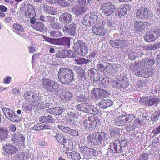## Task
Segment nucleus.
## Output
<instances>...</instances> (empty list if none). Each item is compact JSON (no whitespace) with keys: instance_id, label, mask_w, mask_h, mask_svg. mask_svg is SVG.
I'll return each mask as SVG.
<instances>
[{"instance_id":"nucleus-1","label":"nucleus","mask_w":160,"mask_h":160,"mask_svg":"<svg viewBox=\"0 0 160 160\" xmlns=\"http://www.w3.org/2000/svg\"><path fill=\"white\" fill-rule=\"evenodd\" d=\"M58 76L59 81L64 85H71L74 81L73 72L69 68H60Z\"/></svg>"},{"instance_id":"nucleus-2","label":"nucleus","mask_w":160,"mask_h":160,"mask_svg":"<svg viewBox=\"0 0 160 160\" xmlns=\"http://www.w3.org/2000/svg\"><path fill=\"white\" fill-rule=\"evenodd\" d=\"M160 36V27H156L150 30L144 36L145 41L151 42L155 41Z\"/></svg>"},{"instance_id":"nucleus-3","label":"nucleus","mask_w":160,"mask_h":160,"mask_svg":"<svg viewBox=\"0 0 160 160\" xmlns=\"http://www.w3.org/2000/svg\"><path fill=\"white\" fill-rule=\"evenodd\" d=\"M135 118L134 115L132 114L117 116L115 118L114 122L118 126H124L127 123L132 122Z\"/></svg>"},{"instance_id":"nucleus-4","label":"nucleus","mask_w":160,"mask_h":160,"mask_svg":"<svg viewBox=\"0 0 160 160\" xmlns=\"http://www.w3.org/2000/svg\"><path fill=\"white\" fill-rule=\"evenodd\" d=\"M98 19L97 13L94 11L91 12L83 17V24L86 27H90L94 24Z\"/></svg>"},{"instance_id":"nucleus-5","label":"nucleus","mask_w":160,"mask_h":160,"mask_svg":"<svg viewBox=\"0 0 160 160\" xmlns=\"http://www.w3.org/2000/svg\"><path fill=\"white\" fill-rule=\"evenodd\" d=\"M100 8L102 10L103 14L106 16L111 15L116 10L115 5L110 2L103 3L101 6Z\"/></svg>"},{"instance_id":"nucleus-6","label":"nucleus","mask_w":160,"mask_h":160,"mask_svg":"<svg viewBox=\"0 0 160 160\" xmlns=\"http://www.w3.org/2000/svg\"><path fill=\"white\" fill-rule=\"evenodd\" d=\"M11 140L13 144L18 146L24 145L25 138L23 135L19 132L12 134Z\"/></svg>"},{"instance_id":"nucleus-7","label":"nucleus","mask_w":160,"mask_h":160,"mask_svg":"<svg viewBox=\"0 0 160 160\" xmlns=\"http://www.w3.org/2000/svg\"><path fill=\"white\" fill-rule=\"evenodd\" d=\"M75 52L80 55L85 56L88 53L87 47L85 44L80 40H78L74 44Z\"/></svg>"},{"instance_id":"nucleus-8","label":"nucleus","mask_w":160,"mask_h":160,"mask_svg":"<svg viewBox=\"0 0 160 160\" xmlns=\"http://www.w3.org/2000/svg\"><path fill=\"white\" fill-rule=\"evenodd\" d=\"M56 82L53 80L48 78H44L42 79V86L45 90L49 92H52L54 89V86Z\"/></svg>"},{"instance_id":"nucleus-9","label":"nucleus","mask_w":160,"mask_h":160,"mask_svg":"<svg viewBox=\"0 0 160 160\" xmlns=\"http://www.w3.org/2000/svg\"><path fill=\"white\" fill-rule=\"evenodd\" d=\"M106 92L103 89L98 88H94L91 91V96L93 99L98 100L105 97Z\"/></svg>"},{"instance_id":"nucleus-10","label":"nucleus","mask_w":160,"mask_h":160,"mask_svg":"<svg viewBox=\"0 0 160 160\" xmlns=\"http://www.w3.org/2000/svg\"><path fill=\"white\" fill-rule=\"evenodd\" d=\"M92 29L94 33L101 37L105 36L108 31L107 29L102 26L95 25Z\"/></svg>"},{"instance_id":"nucleus-11","label":"nucleus","mask_w":160,"mask_h":160,"mask_svg":"<svg viewBox=\"0 0 160 160\" xmlns=\"http://www.w3.org/2000/svg\"><path fill=\"white\" fill-rule=\"evenodd\" d=\"M126 76L120 75V78L117 80L116 84L117 86L121 88L125 89L129 86L128 80Z\"/></svg>"},{"instance_id":"nucleus-12","label":"nucleus","mask_w":160,"mask_h":160,"mask_svg":"<svg viewBox=\"0 0 160 160\" xmlns=\"http://www.w3.org/2000/svg\"><path fill=\"white\" fill-rule=\"evenodd\" d=\"M127 41L125 40H120L116 39L114 40H110L109 43L113 47L118 48H122L126 46Z\"/></svg>"},{"instance_id":"nucleus-13","label":"nucleus","mask_w":160,"mask_h":160,"mask_svg":"<svg viewBox=\"0 0 160 160\" xmlns=\"http://www.w3.org/2000/svg\"><path fill=\"white\" fill-rule=\"evenodd\" d=\"M76 29L75 25L72 24L64 26L63 31L65 33H67L70 35L74 36L76 33Z\"/></svg>"},{"instance_id":"nucleus-14","label":"nucleus","mask_w":160,"mask_h":160,"mask_svg":"<svg viewBox=\"0 0 160 160\" xmlns=\"http://www.w3.org/2000/svg\"><path fill=\"white\" fill-rule=\"evenodd\" d=\"M119 141L117 139H115L110 143V148L114 153H118L122 149V146L120 145Z\"/></svg>"},{"instance_id":"nucleus-15","label":"nucleus","mask_w":160,"mask_h":160,"mask_svg":"<svg viewBox=\"0 0 160 160\" xmlns=\"http://www.w3.org/2000/svg\"><path fill=\"white\" fill-rule=\"evenodd\" d=\"M59 20L63 23H69L72 20V15L68 12H65L61 15L59 17Z\"/></svg>"},{"instance_id":"nucleus-16","label":"nucleus","mask_w":160,"mask_h":160,"mask_svg":"<svg viewBox=\"0 0 160 160\" xmlns=\"http://www.w3.org/2000/svg\"><path fill=\"white\" fill-rule=\"evenodd\" d=\"M56 45H63L66 47H69L70 44V40L68 37H64L57 39Z\"/></svg>"},{"instance_id":"nucleus-17","label":"nucleus","mask_w":160,"mask_h":160,"mask_svg":"<svg viewBox=\"0 0 160 160\" xmlns=\"http://www.w3.org/2000/svg\"><path fill=\"white\" fill-rule=\"evenodd\" d=\"M142 100L145 101V104L148 106H152L157 104L158 102V99L154 96L150 98L146 97L143 98Z\"/></svg>"},{"instance_id":"nucleus-18","label":"nucleus","mask_w":160,"mask_h":160,"mask_svg":"<svg viewBox=\"0 0 160 160\" xmlns=\"http://www.w3.org/2000/svg\"><path fill=\"white\" fill-rule=\"evenodd\" d=\"M35 9L34 7L32 5L28 4V9L25 13L26 17L28 18L35 17L36 16Z\"/></svg>"},{"instance_id":"nucleus-19","label":"nucleus","mask_w":160,"mask_h":160,"mask_svg":"<svg viewBox=\"0 0 160 160\" xmlns=\"http://www.w3.org/2000/svg\"><path fill=\"white\" fill-rule=\"evenodd\" d=\"M3 149L7 153L9 154H12L15 153L16 151V147L12 145H7L3 147Z\"/></svg>"},{"instance_id":"nucleus-20","label":"nucleus","mask_w":160,"mask_h":160,"mask_svg":"<svg viewBox=\"0 0 160 160\" xmlns=\"http://www.w3.org/2000/svg\"><path fill=\"white\" fill-rule=\"evenodd\" d=\"M72 12L76 15L83 14L86 12L84 7L76 5L74 6L72 9Z\"/></svg>"},{"instance_id":"nucleus-21","label":"nucleus","mask_w":160,"mask_h":160,"mask_svg":"<svg viewBox=\"0 0 160 160\" xmlns=\"http://www.w3.org/2000/svg\"><path fill=\"white\" fill-rule=\"evenodd\" d=\"M31 27L34 29L41 32H43L45 31L46 27L44 24L40 22H37L32 25Z\"/></svg>"},{"instance_id":"nucleus-22","label":"nucleus","mask_w":160,"mask_h":160,"mask_svg":"<svg viewBox=\"0 0 160 160\" xmlns=\"http://www.w3.org/2000/svg\"><path fill=\"white\" fill-rule=\"evenodd\" d=\"M89 118L91 122L93 129L95 128L100 122V119L97 116H91L89 117Z\"/></svg>"},{"instance_id":"nucleus-23","label":"nucleus","mask_w":160,"mask_h":160,"mask_svg":"<svg viewBox=\"0 0 160 160\" xmlns=\"http://www.w3.org/2000/svg\"><path fill=\"white\" fill-rule=\"evenodd\" d=\"M112 105V102L110 100H102L99 104V106L100 108L104 109L107 107L111 106Z\"/></svg>"},{"instance_id":"nucleus-24","label":"nucleus","mask_w":160,"mask_h":160,"mask_svg":"<svg viewBox=\"0 0 160 160\" xmlns=\"http://www.w3.org/2000/svg\"><path fill=\"white\" fill-rule=\"evenodd\" d=\"M39 120L41 122L46 123H52L53 122L52 118L49 115L47 116L43 115L40 117Z\"/></svg>"},{"instance_id":"nucleus-25","label":"nucleus","mask_w":160,"mask_h":160,"mask_svg":"<svg viewBox=\"0 0 160 160\" xmlns=\"http://www.w3.org/2000/svg\"><path fill=\"white\" fill-rule=\"evenodd\" d=\"M85 112L96 115L98 113V110L97 108L93 106L89 105L87 103Z\"/></svg>"},{"instance_id":"nucleus-26","label":"nucleus","mask_w":160,"mask_h":160,"mask_svg":"<svg viewBox=\"0 0 160 160\" xmlns=\"http://www.w3.org/2000/svg\"><path fill=\"white\" fill-rule=\"evenodd\" d=\"M54 136L57 141L61 144H63L67 141L65 137L62 134L56 133Z\"/></svg>"},{"instance_id":"nucleus-27","label":"nucleus","mask_w":160,"mask_h":160,"mask_svg":"<svg viewBox=\"0 0 160 160\" xmlns=\"http://www.w3.org/2000/svg\"><path fill=\"white\" fill-rule=\"evenodd\" d=\"M65 153L68 156H70L71 158L73 160H79L81 158L79 154L75 151L70 152L66 151Z\"/></svg>"},{"instance_id":"nucleus-28","label":"nucleus","mask_w":160,"mask_h":160,"mask_svg":"<svg viewBox=\"0 0 160 160\" xmlns=\"http://www.w3.org/2000/svg\"><path fill=\"white\" fill-rule=\"evenodd\" d=\"M118 153L120 155L125 157L126 158H129L131 155V153L129 149L128 148H124L121 149Z\"/></svg>"},{"instance_id":"nucleus-29","label":"nucleus","mask_w":160,"mask_h":160,"mask_svg":"<svg viewBox=\"0 0 160 160\" xmlns=\"http://www.w3.org/2000/svg\"><path fill=\"white\" fill-rule=\"evenodd\" d=\"M154 63L155 62L154 60L150 59H148L145 58L141 61V64L142 66H152L154 64Z\"/></svg>"},{"instance_id":"nucleus-30","label":"nucleus","mask_w":160,"mask_h":160,"mask_svg":"<svg viewBox=\"0 0 160 160\" xmlns=\"http://www.w3.org/2000/svg\"><path fill=\"white\" fill-rule=\"evenodd\" d=\"M110 131V135L111 137L115 138L119 136L120 134V129L116 127L112 128Z\"/></svg>"},{"instance_id":"nucleus-31","label":"nucleus","mask_w":160,"mask_h":160,"mask_svg":"<svg viewBox=\"0 0 160 160\" xmlns=\"http://www.w3.org/2000/svg\"><path fill=\"white\" fill-rule=\"evenodd\" d=\"M45 8L46 11L50 14L55 15L58 13L57 9L53 7L46 6Z\"/></svg>"},{"instance_id":"nucleus-32","label":"nucleus","mask_w":160,"mask_h":160,"mask_svg":"<svg viewBox=\"0 0 160 160\" xmlns=\"http://www.w3.org/2000/svg\"><path fill=\"white\" fill-rule=\"evenodd\" d=\"M97 136H96L95 132L92 133L90 134L87 137V138L89 142L91 143H92L94 145H98V142L96 140V137Z\"/></svg>"},{"instance_id":"nucleus-33","label":"nucleus","mask_w":160,"mask_h":160,"mask_svg":"<svg viewBox=\"0 0 160 160\" xmlns=\"http://www.w3.org/2000/svg\"><path fill=\"white\" fill-rule=\"evenodd\" d=\"M72 97V93L68 91H66L62 93L61 97L62 99L66 101H69L71 99V98Z\"/></svg>"},{"instance_id":"nucleus-34","label":"nucleus","mask_w":160,"mask_h":160,"mask_svg":"<svg viewBox=\"0 0 160 160\" xmlns=\"http://www.w3.org/2000/svg\"><path fill=\"white\" fill-rule=\"evenodd\" d=\"M32 98L31 102H36L38 101L41 99V96L37 92H31Z\"/></svg>"},{"instance_id":"nucleus-35","label":"nucleus","mask_w":160,"mask_h":160,"mask_svg":"<svg viewBox=\"0 0 160 160\" xmlns=\"http://www.w3.org/2000/svg\"><path fill=\"white\" fill-rule=\"evenodd\" d=\"M13 28L15 30L14 32L18 35L20 34V32L24 31L23 27L19 24L14 23Z\"/></svg>"},{"instance_id":"nucleus-36","label":"nucleus","mask_w":160,"mask_h":160,"mask_svg":"<svg viewBox=\"0 0 160 160\" xmlns=\"http://www.w3.org/2000/svg\"><path fill=\"white\" fill-rule=\"evenodd\" d=\"M63 147L67 150H71L73 148V143L71 140L68 139L66 142L64 143Z\"/></svg>"},{"instance_id":"nucleus-37","label":"nucleus","mask_w":160,"mask_h":160,"mask_svg":"<svg viewBox=\"0 0 160 160\" xmlns=\"http://www.w3.org/2000/svg\"><path fill=\"white\" fill-rule=\"evenodd\" d=\"M83 126L87 129L90 130L93 129L91 122L89 118V117L88 119L84 120L83 123Z\"/></svg>"},{"instance_id":"nucleus-38","label":"nucleus","mask_w":160,"mask_h":160,"mask_svg":"<svg viewBox=\"0 0 160 160\" xmlns=\"http://www.w3.org/2000/svg\"><path fill=\"white\" fill-rule=\"evenodd\" d=\"M152 74V69L151 68H148L147 69L146 68L145 71L143 70V71H142L141 76L145 78L151 76Z\"/></svg>"},{"instance_id":"nucleus-39","label":"nucleus","mask_w":160,"mask_h":160,"mask_svg":"<svg viewBox=\"0 0 160 160\" xmlns=\"http://www.w3.org/2000/svg\"><path fill=\"white\" fill-rule=\"evenodd\" d=\"M8 132L7 130L0 129V139L5 141L8 135Z\"/></svg>"},{"instance_id":"nucleus-40","label":"nucleus","mask_w":160,"mask_h":160,"mask_svg":"<svg viewBox=\"0 0 160 160\" xmlns=\"http://www.w3.org/2000/svg\"><path fill=\"white\" fill-rule=\"evenodd\" d=\"M2 109L5 117L7 118H10L12 114H14L12 111L8 108H3Z\"/></svg>"},{"instance_id":"nucleus-41","label":"nucleus","mask_w":160,"mask_h":160,"mask_svg":"<svg viewBox=\"0 0 160 160\" xmlns=\"http://www.w3.org/2000/svg\"><path fill=\"white\" fill-rule=\"evenodd\" d=\"M47 126L43 124L37 123L33 127V129L36 131H38L47 128Z\"/></svg>"},{"instance_id":"nucleus-42","label":"nucleus","mask_w":160,"mask_h":160,"mask_svg":"<svg viewBox=\"0 0 160 160\" xmlns=\"http://www.w3.org/2000/svg\"><path fill=\"white\" fill-rule=\"evenodd\" d=\"M75 60L77 64L79 65L87 64L89 61V60L88 59H86L80 57L78 58L77 59H75Z\"/></svg>"},{"instance_id":"nucleus-43","label":"nucleus","mask_w":160,"mask_h":160,"mask_svg":"<svg viewBox=\"0 0 160 160\" xmlns=\"http://www.w3.org/2000/svg\"><path fill=\"white\" fill-rule=\"evenodd\" d=\"M126 14L123 11L121 8H118L115 12V15L118 18H122L125 16Z\"/></svg>"},{"instance_id":"nucleus-44","label":"nucleus","mask_w":160,"mask_h":160,"mask_svg":"<svg viewBox=\"0 0 160 160\" xmlns=\"http://www.w3.org/2000/svg\"><path fill=\"white\" fill-rule=\"evenodd\" d=\"M42 37L46 41L49 42L51 44L56 45L57 39L49 38L45 36H43Z\"/></svg>"},{"instance_id":"nucleus-45","label":"nucleus","mask_w":160,"mask_h":160,"mask_svg":"<svg viewBox=\"0 0 160 160\" xmlns=\"http://www.w3.org/2000/svg\"><path fill=\"white\" fill-rule=\"evenodd\" d=\"M51 36L53 38H58L61 36V32L59 31H52L50 32Z\"/></svg>"},{"instance_id":"nucleus-46","label":"nucleus","mask_w":160,"mask_h":160,"mask_svg":"<svg viewBox=\"0 0 160 160\" xmlns=\"http://www.w3.org/2000/svg\"><path fill=\"white\" fill-rule=\"evenodd\" d=\"M143 50L145 51H149L152 50H154L157 48L156 44H153L151 45H146L143 48Z\"/></svg>"},{"instance_id":"nucleus-47","label":"nucleus","mask_w":160,"mask_h":160,"mask_svg":"<svg viewBox=\"0 0 160 160\" xmlns=\"http://www.w3.org/2000/svg\"><path fill=\"white\" fill-rule=\"evenodd\" d=\"M58 128L66 133H68L70 132V130L71 128L68 127H65L62 125H58Z\"/></svg>"},{"instance_id":"nucleus-48","label":"nucleus","mask_w":160,"mask_h":160,"mask_svg":"<svg viewBox=\"0 0 160 160\" xmlns=\"http://www.w3.org/2000/svg\"><path fill=\"white\" fill-rule=\"evenodd\" d=\"M80 151L82 153L84 156L86 155L88 156L89 148L86 146L81 147L80 148Z\"/></svg>"},{"instance_id":"nucleus-49","label":"nucleus","mask_w":160,"mask_h":160,"mask_svg":"<svg viewBox=\"0 0 160 160\" xmlns=\"http://www.w3.org/2000/svg\"><path fill=\"white\" fill-rule=\"evenodd\" d=\"M57 4L62 7H68L69 5V3L65 0H58Z\"/></svg>"},{"instance_id":"nucleus-50","label":"nucleus","mask_w":160,"mask_h":160,"mask_svg":"<svg viewBox=\"0 0 160 160\" xmlns=\"http://www.w3.org/2000/svg\"><path fill=\"white\" fill-rule=\"evenodd\" d=\"M56 56L57 58H65V50H58V52L56 53Z\"/></svg>"},{"instance_id":"nucleus-51","label":"nucleus","mask_w":160,"mask_h":160,"mask_svg":"<svg viewBox=\"0 0 160 160\" xmlns=\"http://www.w3.org/2000/svg\"><path fill=\"white\" fill-rule=\"evenodd\" d=\"M50 106L49 103H47L46 102H43L39 103L38 106L40 109L42 110L45 108H48Z\"/></svg>"},{"instance_id":"nucleus-52","label":"nucleus","mask_w":160,"mask_h":160,"mask_svg":"<svg viewBox=\"0 0 160 160\" xmlns=\"http://www.w3.org/2000/svg\"><path fill=\"white\" fill-rule=\"evenodd\" d=\"M87 103H82L78 105V108L80 111H82L85 112L86 107Z\"/></svg>"},{"instance_id":"nucleus-53","label":"nucleus","mask_w":160,"mask_h":160,"mask_svg":"<svg viewBox=\"0 0 160 160\" xmlns=\"http://www.w3.org/2000/svg\"><path fill=\"white\" fill-rule=\"evenodd\" d=\"M97 151L95 149L89 148L88 156H89L91 157H96L97 155Z\"/></svg>"},{"instance_id":"nucleus-54","label":"nucleus","mask_w":160,"mask_h":160,"mask_svg":"<svg viewBox=\"0 0 160 160\" xmlns=\"http://www.w3.org/2000/svg\"><path fill=\"white\" fill-rule=\"evenodd\" d=\"M96 136H97L96 137V140L98 142V145H99L100 143L102 141V135L101 134L100 132H95Z\"/></svg>"},{"instance_id":"nucleus-55","label":"nucleus","mask_w":160,"mask_h":160,"mask_svg":"<svg viewBox=\"0 0 160 160\" xmlns=\"http://www.w3.org/2000/svg\"><path fill=\"white\" fill-rule=\"evenodd\" d=\"M128 123H129L125 127L127 130L128 131H132L135 128V126L134 123H132L131 122Z\"/></svg>"},{"instance_id":"nucleus-56","label":"nucleus","mask_w":160,"mask_h":160,"mask_svg":"<svg viewBox=\"0 0 160 160\" xmlns=\"http://www.w3.org/2000/svg\"><path fill=\"white\" fill-rule=\"evenodd\" d=\"M68 119L69 121L72 122H73L74 121V118H76L75 114L72 112H71L68 113Z\"/></svg>"},{"instance_id":"nucleus-57","label":"nucleus","mask_w":160,"mask_h":160,"mask_svg":"<svg viewBox=\"0 0 160 160\" xmlns=\"http://www.w3.org/2000/svg\"><path fill=\"white\" fill-rule=\"evenodd\" d=\"M24 98L30 102H31L32 95L31 92H27L24 93Z\"/></svg>"},{"instance_id":"nucleus-58","label":"nucleus","mask_w":160,"mask_h":160,"mask_svg":"<svg viewBox=\"0 0 160 160\" xmlns=\"http://www.w3.org/2000/svg\"><path fill=\"white\" fill-rule=\"evenodd\" d=\"M122 9L125 13L127 14V12L131 10V6L129 4H125L123 6Z\"/></svg>"},{"instance_id":"nucleus-59","label":"nucleus","mask_w":160,"mask_h":160,"mask_svg":"<svg viewBox=\"0 0 160 160\" xmlns=\"http://www.w3.org/2000/svg\"><path fill=\"white\" fill-rule=\"evenodd\" d=\"M54 115H59L61 114L62 112L63 108L62 107H55L54 108Z\"/></svg>"},{"instance_id":"nucleus-60","label":"nucleus","mask_w":160,"mask_h":160,"mask_svg":"<svg viewBox=\"0 0 160 160\" xmlns=\"http://www.w3.org/2000/svg\"><path fill=\"white\" fill-rule=\"evenodd\" d=\"M51 27L53 29H58L61 28V25L57 22H52L50 24Z\"/></svg>"},{"instance_id":"nucleus-61","label":"nucleus","mask_w":160,"mask_h":160,"mask_svg":"<svg viewBox=\"0 0 160 160\" xmlns=\"http://www.w3.org/2000/svg\"><path fill=\"white\" fill-rule=\"evenodd\" d=\"M65 57L74 58L73 52L70 50H65Z\"/></svg>"},{"instance_id":"nucleus-62","label":"nucleus","mask_w":160,"mask_h":160,"mask_svg":"<svg viewBox=\"0 0 160 160\" xmlns=\"http://www.w3.org/2000/svg\"><path fill=\"white\" fill-rule=\"evenodd\" d=\"M150 12L148 9L146 8H144L143 10L141 12V15L143 14L144 16H148L150 14Z\"/></svg>"},{"instance_id":"nucleus-63","label":"nucleus","mask_w":160,"mask_h":160,"mask_svg":"<svg viewBox=\"0 0 160 160\" xmlns=\"http://www.w3.org/2000/svg\"><path fill=\"white\" fill-rule=\"evenodd\" d=\"M9 119L13 122H18L20 120V118L18 116L16 115H13V114H12V116Z\"/></svg>"},{"instance_id":"nucleus-64","label":"nucleus","mask_w":160,"mask_h":160,"mask_svg":"<svg viewBox=\"0 0 160 160\" xmlns=\"http://www.w3.org/2000/svg\"><path fill=\"white\" fill-rule=\"evenodd\" d=\"M23 105L27 110L30 111L32 109V105L31 102L26 103Z\"/></svg>"}]
</instances>
